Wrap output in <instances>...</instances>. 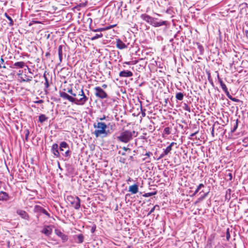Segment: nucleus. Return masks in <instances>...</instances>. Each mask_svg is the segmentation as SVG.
I'll list each match as a JSON object with an SVG mask.
<instances>
[{
	"mask_svg": "<svg viewBox=\"0 0 248 248\" xmlns=\"http://www.w3.org/2000/svg\"><path fill=\"white\" fill-rule=\"evenodd\" d=\"M116 24H113V25H110V26H107L106 27H104L103 28V29H104V31H106V30H109L113 27H115L116 26Z\"/></svg>",
	"mask_w": 248,
	"mask_h": 248,
	"instance_id": "40",
	"label": "nucleus"
},
{
	"mask_svg": "<svg viewBox=\"0 0 248 248\" xmlns=\"http://www.w3.org/2000/svg\"><path fill=\"white\" fill-rule=\"evenodd\" d=\"M25 66L28 67V65L24 62L21 61L16 62L11 67L13 68H23Z\"/></svg>",
	"mask_w": 248,
	"mask_h": 248,
	"instance_id": "12",
	"label": "nucleus"
},
{
	"mask_svg": "<svg viewBox=\"0 0 248 248\" xmlns=\"http://www.w3.org/2000/svg\"><path fill=\"white\" fill-rule=\"evenodd\" d=\"M184 108L185 110H186L188 112H190V111H191L190 108L186 104L185 105Z\"/></svg>",
	"mask_w": 248,
	"mask_h": 248,
	"instance_id": "45",
	"label": "nucleus"
},
{
	"mask_svg": "<svg viewBox=\"0 0 248 248\" xmlns=\"http://www.w3.org/2000/svg\"><path fill=\"white\" fill-rule=\"evenodd\" d=\"M175 144H176V143L172 142L168 146H167L164 151V155H168L169 153L172 150V147Z\"/></svg>",
	"mask_w": 248,
	"mask_h": 248,
	"instance_id": "19",
	"label": "nucleus"
},
{
	"mask_svg": "<svg viewBox=\"0 0 248 248\" xmlns=\"http://www.w3.org/2000/svg\"><path fill=\"white\" fill-rule=\"evenodd\" d=\"M24 133L25 134V140L26 141H28V138L30 134V131L28 129H25L24 131Z\"/></svg>",
	"mask_w": 248,
	"mask_h": 248,
	"instance_id": "35",
	"label": "nucleus"
},
{
	"mask_svg": "<svg viewBox=\"0 0 248 248\" xmlns=\"http://www.w3.org/2000/svg\"><path fill=\"white\" fill-rule=\"evenodd\" d=\"M93 126L95 129L93 134L96 138L107 137L110 133L109 130H107L108 125L105 122H97L93 124Z\"/></svg>",
	"mask_w": 248,
	"mask_h": 248,
	"instance_id": "2",
	"label": "nucleus"
},
{
	"mask_svg": "<svg viewBox=\"0 0 248 248\" xmlns=\"http://www.w3.org/2000/svg\"><path fill=\"white\" fill-rule=\"evenodd\" d=\"M67 92L71 94V96H73L74 97L75 96V95L76 94V90L73 91L72 88L69 89L67 91Z\"/></svg>",
	"mask_w": 248,
	"mask_h": 248,
	"instance_id": "38",
	"label": "nucleus"
},
{
	"mask_svg": "<svg viewBox=\"0 0 248 248\" xmlns=\"http://www.w3.org/2000/svg\"><path fill=\"white\" fill-rule=\"evenodd\" d=\"M217 79H218V81L219 82V83H220V86L222 89V90L224 92V93H225V94H226L227 93H228L229 92L228 90V88L226 86V85H225V84L223 82L222 79L220 78L219 77V74L217 73Z\"/></svg>",
	"mask_w": 248,
	"mask_h": 248,
	"instance_id": "8",
	"label": "nucleus"
},
{
	"mask_svg": "<svg viewBox=\"0 0 248 248\" xmlns=\"http://www.w3.org/2000/svg\"><path fill=\"white\" fill-rule=\"evenodd\" d=\"M248 141V138H245L243 140V142L244 143H243V145L245 146H247V141Z\"/></svg>",
	"mask_w": 248,
	"mask_h": 248,
	"instance_id": "50",
	"label": "nucleus"
},
{
	"mask_svg": "<svg viewBox=\"0 0 248 248\" xmlns=\"http://www.w3.org/2000/svg\"><path fill=\"white\" fill-rule=\"evenodd\" d=\"M199 132V131L198 130H196V131H195L194 133H191L190 135V137H194V136H195Z\"/></svg>",
	"mask_w": 248,
	"mask_h": 248,
	"instance_id": "55",
	"label": "nucleus"
},
{
	"mask_svg": "<svg viewBox=\"0 0 248 248\" xmlns=\"http://www.w3.org/2000/svg\"><path fill=\"white\" fill-rule=\"evenodd\" d=\"M138 185L134 184L129 186L128 191L132 194H136L138 192Z\"/></svg>",
	"mask_w": 248,
	"mask_h": 248,
	"instance_id": "18",
	"label": "nucleus"
},
{
	"mask_svg": "<svg viewBox=\"0 0 248 248\" xmlns=\"http://www.w3.org/2000/svg\"><path fill=\"white\" fill-rule=\"evenodd\" d=\"M215 125L214 124L212 127L211 135L213 137H215L214 130H215Z\"/></svg>",
	"mask_w": 248,
	"mask_h": 248,
	"instance_id": "49",
	"label": "nucleus"
},
{
	"mask_svg": "<svg viewBox=\"0 0 248 248\" xmlns=\"http://www.w3.org/2000/svg\"><path fill=\"white\" fill-rule=\"evenodd\" d=\"M155 206H154L151 209V210L150 211L149 213H148V215H150L151 214H152L153 212H154L155 210Z\"/></svg>",
	"mask_w": 248,
	"mask_h": 248,
	"instance_id": "56",
	"label": "nucleus"
},
{
	"mask_svg": "<svg viewBox=\"0 0 248 248\" xmlns=\"http://www.w3.org/2000/svg\"><path fill=\"white\" fill-rule=\"evenodd\" d=\"M32 77L31 76H28L27 75H25L24 78H21V82H29L32 80Z\"/></svg>",
	"mask_w": 248,
	"mask_h": 248,
	"instance_id": "23",
	"label": "nucleus"
},
{
	"mask_svg": "<svg viewBox=\"0 0 248 248\" xmlns=\"http://www.w3.org/2000/svg\"><path fill=\"white\" fill-rule=\"evenodd\" d=\"M16 213L23 219L27 220L29 219V215L26 211L22 210H17Z\"/></svg>",
	"mask_w": 248,
	"mask_h": 248,
	"instance_id": "10",
	"label": "nucleus"
},
{
	"mask_svg": "<svg viewBox=\"0 0 248 248\" xmlns=\"http://www.w3.org/2000/svg\"><path fill=\"white\" fill-rule=\"evenodd\" d=\"M103 36V34L101 33H100V34H96L95 35L91 38V40L93 41L98 38H102Z\"/></svg>",
	"mask_w": 248,
	"mask_h": 248,
	"instance_id": "30",
	"label": "nucleus"
},
{
	"mask_svg": "<svg viewBox=\"0 0 248 248\" xmlns=\"http://www.w3.org/2000/svg\"><path fill=\"white\" fill-rule=\"evenodd\" d=\"M246 11H247L246 7H245V8H242L240 10V12L241 13H243V12H245Z\"/></svg>",
	"mask_w": 248,
	"mask_h": 248,
	"instance_id": "58",
	"label": "nucleus"
},
{
	"mask_svg": "<svg viewBox=\"0 0 248 248\" xmlns=\"http://www.w3.org/2000/svg\"><path fill=\"white\" fill-rule=\"evenodd\" d=\"M237 127V124H236V125L235 126H234V128L233 129V130H232V132H234L235 131V130L236 129Z\"/></svg>",
	"mask_w": 248,
	"mask_h": 248,
	"instance_id": "64",
	"label": "nucleus"
},
{
	"mask_svg": "<svg viewBox=\"0 0 248 248\" xmlns=\"http://www.w3.org/2000/svg\"><path fill=\"white\" fill-rule=\"evenodd\" d=\"M151 155H152V153L151 152H146V154L144 155V156H145V157L142 158V160L145 161L147 163L150 162V157Z\"/></svg>",
	"mask_w": 248,
	"mask_h": 248,
	"instance_id": "20",
	"label": "nucleus"
},
{
	"mask_svg": "<svg viewBox=\"0 0 248 248\" xmlns=\"http://www.w3.org/2000/svg\"><path fill=\"white\" fill-rule=\"evenodd\" d=\"M63 48L65 49V46L64 45H61L58 46V53L60 63L62 62V49H63Z\"/></svg>",
	"mask_w": 248,
	"mask_h": 248,
	"instance_id": "15",
	"label": "nucleus"
},
{
	"mask_svg": "<svg viewBox=\"0 0 248 248\" xmlns=\"http://www.w3.org/2000/svg\"><path fill=\"white\" fill-rule=\"evenodd\" d=\"M41 212L43 214L46 215L48 218L51 217L50 214L47 212V211L46 209L43 208V210H42Z\"/></svg>",
	"mask_w": 248,
	"mask_h": 248,
	"instance_id": "42",
	"label": "nucleus"
},
{
	"mask_svg": "<svg viewBox=\"0 0 248 248\" xmlns=\"http://www.w3.org/2000/svg\"><path fill=\"white\" fill-rule=\"evenodd\" d=\"M50 56V53L49 52H47L46 53L45 56L46 57H48Z\"/></svg>",
	"mask_w": 248,
	"mask_h": 248,
	"instance_id": "61",
	"label": "nucleus"
},
{
	"mask_svg": "<svg viewBox=\"0 0 248 248\" xmlns=\"http://www.w3.org/2000/svg\"><path fill=\"white\" fill-rule=\"evenodd\" d=\"M45 86L46 88H48L49 87V84L48 81H45Z\"/></svg>",
	"mask_w": 248,
	"mask_h": 248,
	"instance_id": "54",
	"label": "nucleus"
},
{
	"mask_svg": "<svg viewBox=\"0 0 248 248\" xmlns=\"http://www.w3.org/2000/svg\"><path fill=\"white\" fill-rule=\"evenodd\" d=\"M64 155L65 156H69L70 155V151L68 150L65 152Z\"/></svg>",
	"mask_w": 248,
	"mask_h": 248,
	"instance_id": "52",
	"label": "nucleus"
},
{
	"mask_svg": "<svg viewBox=\"0 0 248 248\" xmlns=\"http://www.w3.org/2000/svg\"><path fill=\"white\" fill-rule=\"evenodd\" d=\"M95 230V226L93 227L91 229L92 232H94Z\"/></svg>",
	"mask_w": 248,
	"mask_h": 248,
	"instance_id": "62",
	"label": "nucleus"
},
{
	"mask_svg": "<svg viewBox=\"0 0 248 248\" xmlns=\"http://www.w3.org/2000/svg\"><path fill=\"white\" fill-rule=\"evenodd\" d=\"M70 75V72L68 71V69L66 68H62L60 72V76L61 78H66V77H68Z\"/></svg>",
	"mask_w": 248,
	"mask_h": 248,
	"instance_id": "9",
	"label": "nucleus"
},
{
	"mask_svg": "<svg viewBox=\"0 0 248 248\" xmlns=\"http://www.w3.org/2000/svg\"><path fill=\"white\" fill-rule=\"evenodd\" d=\"M176 98L180 101H181L184 98V94L182 93H178L176 94Z\"/></svg>",
	"mask_w": 248,
	"mask_h": 248,
	"instance_id": "27",
	"label": "nucleus"
},
{
	"mask_svg": "<svg viewBox=\"0 0 248 248\" xmlns=\"http://www.w3.org/2000/svg\"><path fill=\"white\" fill-rule=\"evenodd\" d=\"M9 199V196L7 193L2 191L0 192V201H7Z\"/></svg>",
	"mask_w": 248,
	"mask_h": 248,
	"instance_id": "16",
	"label": "nucleus"
},
{
	"mask_svg": "<svg viewBox=\"0 0 248 248\" xmlns=\"http://www.w3.org/2000/svg\"><path fill=\"white\" fill-rule=\"evenodd\" d=\"M47 75H49V74H48V73H47L46 71H45L44 74V75H43V77L45 78V81H48V79L46 77Z\"/></svg>",
	"mask_w": 248,
	"mask_h": 248,
	"instance_id": "46",
	"label": "nucleus"
},
{
	"mask_svg": "<svg viewBox=\"0 0 248 248\" xmlns=\"http://www.w3.org/2000/svg\"><path fill=\"white\" fill-rule=\"evenodd\" d=\"M66 200L75 209L78 210L80 208V200L78 197L72 195L67 196Z\"/></svg>",
	"mask_w": 248,
	"mask_h": 248,
	"instance_id": "4",
	"label": "nucleus"
},
{
	"mask_svg": "<svg viewBox=\"0 0 248 248\" xmlns=\"http://www.w3.org/2000/svg\"><path fill=\"white\" fill-rule=\"evenodd\" d=\"M0 62L1 63H4V59L3 58L2 56L1 57Z\"/></svg>",
	"mask_w": 248,
	"mask_h": 248,
	"instance_id": "63",
	"label": "nucleus"
},
{
	"mask_svg": "<svg viewBox=\"0 0 248 248\" xmlns=\"http://www.w3.org/2000/svg\"><path fill=\"white\" fill-rule=\"evenodd\" d=\"M116 47L119 49H123L127 48V45L125 44L120 39L116 40Z\"/></svg>",
	"mask_w": 248,
	"mask_h": 248,
	"instance_id": "13",
	"label": "nucleus"
},
{
	"mask_svg": "<svg viewBox=\"0 0 248 248\" xmlns=\"http://www.w3.org/2000/svg\"><path fill=\"white\" fill-rule=\"evenodd\" d=\"M198 44V48L199 49H200V50L202 52V51H203V46L199 44Z\"/></svg>",
	"mask_w": 248,
	"mask_h": 248,
	"instance_id": "53",
	"label": "nucleus"
},
{
	"mask_svg": "<svg viewBox=\"0 0 248 248\" xmlns=\"http://www.w3.org/2000/svg\"><path fill=\"white\" fill-rule=\"evenodd\" d=\"M207 78H208V80L209 82L213 86H214V83H213V80L212 79L211 76L210 72H207Z\"/></svg>",
	"mask_w": 248,
	"mask_h": 248,
	"instance_id": "36",
	"label": "nucleus"
},
{
	"mask_svg": "<svg viewBox=\"0 0 248 248\" xmlns=\"http://www.w3.org/2000/svg\"><path fill=\"white\" fill-rule=\"evenodd\" d=\"M152 17H151V16L148 15H146V14H142L141 15V18L144 21H145L146 22H147V23H149V21H150V20L151 19Z\"/></svg>",
	"mask_w": 248,
	"mask_h": 248,
	"instance_id": "22",
	"label": "nucleus"
},
{
	"mask_svg": "<svg viewBox=\"0 0 248 248\" xmlns=\"http://www.w3.org/2000/svg\"><path fill=\"white\" fill-rule=\"evenodd\" d=\"M119 75L120 77L128 78L133 76V74L131 71H121Z\"/></svg>",
	"mask_w": 248,
	"mask_h": 248,
	"instance_id": "14",
	"label": "nucleus"
},
{
	"mask_svg": "<svg viewBox=\"0 0 248 248\" xmlns=\"http://www.w3.org/2000/svg\"><path fill=\"white\" fill-rule=\"evenodd\" d=\"M227 96L231 100H232L233 102H238L239 101V100L238 99H237L236 98L233 97L229 92L228 93L226 94Z\"/></svg>",
	"mask_w": 248,
	"mask_h": 248,
	"instance_id": "28",
	"label": "nucleus"
},
{
	"mask_svg": "<svg viewBox=\"0 0 248 248\" xmlns=\"http://www.w3.org/2000/svg\"><path fill=\"white\" fill-rule=\"evenodd\" d=\"M55 233L61 238L63 242L67 241L68 240V236L62 233L60 230L56 229L55 230Z\"/></svg>",
	"mask_w": 248,
	"mask_h": 248,
	"instance_id": "7",
	"label": "nucleus"
},
{
	"mask_svg": "<svg viewBox=\"0 0 248 248\" xmlns=\"http://www.w3.org/2000/svg\"><path fill=\"white\" fill-rule=\"evenodd\" d=\"M122 149H123V150H124L125 151H130V148L126 147H123Z\"/></svg>",
	"mask_w": 248,
	"mask_h": 248,
	"instance_id": "57",
	"label": "nucleus"
},
{
	"mask_svg": "<svg viewBox=\"0 0 248 248\" xmlns=\"http://www.w3.org/2000/svg\"><path fill=\"white\" fill-rule=\"evenodd\" d=\"M135 133L134 130L131 131L123 128L122 131L120 132L116 139L120 142L127 143L132 140L133 137H136L137 136V134L134 135Z\"/></svg>",
	"mask_w": 248,
	"mask_h": 248,
	"instance_id": "3",
	"label": "nucleus"
},
{
	"mask_svg": "<svg viewBox=\"0 0 248 248\" xmlns=\"http://www.w3.org/2000/svg\"><path fill=\"white\" fill-rule=\"evenodd\" d=\"M138 62V61H133L132 62H131V64H135Z\"/></svg>",
	"mask_w": 248,
	"mask_h": 248,
	"instance_id": "60",
	"label": "nucleus"
},
{
	"mask_svg": "<svg viewBox=\"0 0 248 248\" xmlns=\"http://www.w3.org/2000/svg\"><path fill=\"white\" fill-rule=\"evenodd\" d=\"M108 87V85L106 84H103L102 85V88L103 89H106Z\"/></svg>",
	"mask_w": 248,
	"mask_h": 248,
	"instance_id": "59",
	"label": "nucleus"
},
{
	"mask_svg": "<svg viewBox=\"0 0 248 248\" xmlns=\"http://www.w3.org/2000/svg\"><path fill=\"white\" fill-rule=\"evenodd\" d=\"M93 32L102 31H104L103 28H97L95 29H92Z\"/></svg>",
	"mask_w": 248,
	"mask_h": 248,
	"instance_id": "44",
	"label": "nucleus"
},
{
	"mask_svg": "<svg viewBox=\"0 0 248 248\" xmlns=\"http://www.w3.org/2000/svg\"><path fill=\"white\" fill-rule=\"evenodd\" d=\"M60 96L77 105L80 106L85 105L89 100L88 97L85 95L83 91V88L76 90V94L74 97L64 92L60 93Z\"/></svg>",
	"mask_w": 248,
	"mask_h": 248,
	"instance_id": "1",
	"label": "nucleus"
},
{
	"mask_svg": "<svg viewBox=\"0 0 248 248\" xmlns=\"http://www.w3.org/2000/svg\"><path fill=\"white\" fill-rule=\"evenodd\" d=\"M167 155H164V152L163 153L161 154L159 157L157 159V160L161 159L163 157H164L165 156Z\"/></svg>",
	"mask_w": 248,
	"mask_h": 248,
	"instance_id": "51",
	"label": "nucleus"
},
{
	"mask_svg": "<svg viewBox=\"0 0 248 248\" xmlns=\"http://www.w3.org/2000/svg\"><path fill=\"white\" fill-rule=\"evenodd\" d=\"M231 190L230 189H228L226 190V199H229L230 198Z\"/></svg>",
	"mask_w": 248,
	"mask_h": 248,
	"instance_id": "43",
	"label": "nucleus"
},
{
	"mask_svg": "<svg viewBox=\"0 0 248 248\" xmlns=\"http://www.w3.org/2000/svg\"><path fill=\"white\" fill-rule=\"evenodd\" d=\"M68 147V144L65 141H62L60 143V148H66Z\"/></svg>",
	"mask_w": 248,
	"mask_h": 248,
	"instance_id": "37",
	"label": "nucleus"
},
{
	"mask_svg": "<svg viewBox=\"0 0 248 248\" xmlns=\"http://www.w3.org/2000/svg\"><path fill=\"white\" fill-rule=\"evenodd\" d=\"M164 132L167 135H170V128L169 127L165 128Z\"/></svg>",
	"mask_w": 248,
	"mask_h": 248,
	"instance_id": "41",
	"label": "nucleus"
},
{
	"mask_svg": "<svg viewBox=\"0 0 248 248\" xmlns=\"http://www.w3.org/2000/svg\"><path fill=\"white\" fill-rule=\"evenodd\" d=\"M107 125L108 127H109L111 131H114L115 129L116 126L114 123H109Z\"/></svg>",
	"mask_w": 248,
	"mask_h": 248,
	"instance_id": "34",
	"label": "nucleus"
},
{
	"mask_svg": "<svg viewBox=\"0 0 248 248\" xmlns=\"http://www.w3.org/2000/svg\"><path fill=\"white\" fill-rule=\"evenodd\" d=\"M4 16L8 19L9 21V25L10 26H12L14 25V21L12 18L6 13H5L4 14Z\"/></svg>",
	"mask_w": 248,
	"mask_h": 248,
	"instance_id": "24",
	"label": "nucleus"
},
{
	"mask_svg": "<svg viewBox=\"0 0 248 248\" xmlns=\"http://www.w3.org/2000/svg\"><path fill=\"white\" fill-rule=\"evenodd\" d=\"M51 152L53 155L57 157L60 156V153L58 149V145L57 143L53 144L51 148Z\"/></svg>",
	"mask_w": 248,
	"mask_h": 248,
	"instance_id": "11",
	"label": "nucleus"
},
{
	"mask_svg": "<svg viewBox=\"0 0 248 248\" xmlns=\"http://www.w3.org/2000/svg\"><path fill=\"white\" fill-rule=\"evenodd\" d=\"M232 233H234V232H232V229L230 230V229L228 228L226 230V233H225V235H226V240L227 241H230V239L231 238V235Z\"/></svg>",
	"mask_w": 248,
	"mask_h": 248,
	"instance_id": "21",
	"label": "nucleus"
},
{
	"mask_svg": "<svg viewBox=\"0 0 248 248\" xmlns=\"http://www.w3.org/2000/svg\"><path fill=\"white\" fill-rule=\"evenodd\" d=\"M208 194V192H207V193H205L203 196H202L200 198H199L198 199V200L195 202V204H196L198 202H199L202 201V200H203L207 196Z\"/></svg>",
	"mask_w": 248,
	"mask_h": 248,
	"instance_id": "39",
	"label": "nucleus"
},
{
	"mask_svg": "<svg viewBox=\"0 0 248 248\" xmlns=\"http://www.w3.org/2000/svg\"><path fill=\"white\" fill-rule=\"evenodd\" d=\"M106 116L105 115H103L102 117L98 118L97 120H99L100 121V122H102L103 120H106Z\"/></svg>",
	"mask_w": 248,
	"mask_h": 248,
	"instance_id": "48",
	"label": "nucleus"
},
{
	"mask_svg": "<svg viewBox=\"0 0 248 248\" xmlns=\"http://www.w3.org/2000/svg\"><path fill=\"white\" fill-rule=\"evenodd\" d=\"M47 117L44 114H41L39 117V121L40 123H43L46 121Z\"/></svg>",
	"mask_w": 248,
	"mask_h": 248,
	"instance_id": "29",
	"label": "nucleus"
},
{
	"mask_svg": "<svg viewBox=\"0 0 248 248\" xmlns=\"http://www.w3.org/2000/svg\"><path fill=\"white\" fill-rule=\"evenodd\" d=\"M232 173L229 171H227L225 173V179H227V180L231 181L232 179Z\"/></svg>",
	"mask_w": 248,
	"mask_h": 248,
	"instance_id": "26",
	"label": "nucleus"
},
{
	"mask_svg": "<svg viewBox=\"0 0 248 248\" xmlns=\"http://www.w3.org/2000/svg\"><path fill=\"white\" fill-rule=\"evenodd\" d=\"M156 193H157V191H155L154 192H148V193H145L143 195V196L145 197H150V196L155 195L156 194Z\"/></svg>",
	"mask_w": 248,
	"mask_h": 248,
	"instance_id": "33",
	"label": "nucleus"
},
{
	"mask_svg": "<svg viewBox=\"0 0 248 248\" xmlns=\"http://www.w3.org/2000/svg\"><path fill=\"white\" fill-rule=\"evenodd\" d=\"M43 208L41 206L38 205H36L34 208V211L35 212H41L42 210H43Z\"/></svg>",
	"mask_w": 248,
	"mask_h": 248,
	"instance_id": "32",
	"label": "nucleus"
},
{
	"mask_svg": "<svg viewBox=\"0 0 248 248\" xmlns=\"http://www.w3.org/2000/svg\"><path fill=\"white\" fill-rule=\"evenodd\" d=\"M204 187V185L203 184H199V185L198 186L197 188H196V190L194 192L193 195V196L195 195L198 192V191L200 190V189H201L202 187Z\"/></svg>",
	"mask_w": 248,
	"mask_h": 248,
	"instance_id": "31",
	"label": "nucleus"
},
{
	"mask_svg": "<svg viewBox=\"0 0 248 248\" xmlns=\"http://www.w3.org/2000/svg\"><path fill=\"white\" fill-rule=\"evenodd\" d=\"M146 109L141 108V113L142 117H144L146 116L145 113Z\"/></svg>",
	"mask_w": 248,
	"mask_h": 248,
	"instance_id": "47",
	"label": "nucleus"
},
{
	"mask_svg": "<svg viewBox=\"0 0 248 248\" xmlns=\"http://www.w3.org/2000/svg\"><path fill=\"white\" fill-rule=\"evenodd\" d=\"M41 232L46 236H49L52 233V229L50 226H46L42 230Z\"/></svg>",
	"mask_w": 248,
	"mask_h": 248,
	"instance_id": "17",
	"label": "nucleus"
},
{
	"mask_svg": "<svg viewBox=\"0 0 248 248\" xmlns=\"http://www.w3.org/2000/svg\"><path fill=\"white\" fill-rule=\"evenodd\" d=\"M158 19L156 18L152 17L151 19L149 21V24L154 27H160L162 25H167V21H157Z\"/></svg>",
	"mask_w": 248,
	"mask_h": 248,
	"instance_id": "6",
	"label": "nucleus"
},
{
	"mask_svg": "<svg viewBox=\"0 0 248 248\" xmlns=\"http://www.w3.org/2000/svg\"><path fill=\"white\" fill-rule=\"evenodd\" d=\"M93 90L94 91V95L97 98L103 99L108 97V93L101 87H95Z\"/></svg>",
	"mask_w": 248,
	"mask_h": 248,
	"instance_id": "5",
	"label": "nucleus"
},
{
	"mask_svg": "<svg viewBox=\"0 0 248 248\" xmlns=\"http://www.w3.org/2000/svg\"><path fill=\"white\" fill-rule=\"evenodd\" d=\"M78 242L77 243L81 244L84 241V236L82 234H79L77 235Z\"/></svg>",
	"mask_w": 248,
	"mask_h": 248,
	"instance_id": "25",
	"label": "nucleus"
}]
</instances>
